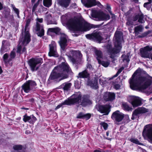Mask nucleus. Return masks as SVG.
Masks as SVG:
<instances>
[{"label":"nucleus","instance_id":"44","mask_svg":"<svg viewBox=\"0 0 152 152\" xmlns=\"http://www.w3.org/2000/svg\"><path fill=\"white\" fill-rule=\"evenodd\" d=\"M74 86L76 88L79 89L80 88V85L78 81L75 80V81Z\"/></svg>","mask_w":152,"mask_h":152},{"label":"nucleus","instance_id":"28","mask_svg":"<svg viewBox=\"0 0 152 152\" xmlns=\"http://www.w3.org/2000/svg\"><path fill=\"white\" fill-rule=\"evenodd\" d=\"M95 56L98 63L100 62L101 60H103V54L102 51L99 50L95 51Z\"/></svg>","mask_w":152,"mask_h":152},{"label":"nucleus","instance_id":"11","mask_svg":"<svg viewBox=\"0 0 152 152\" xmlns=\"http://www.w3.org/2000/svg\"><path fill=\"white\" fill-rule=\"evenodd\" d=\"M37 85L34 81L29 80L27 81L22 86V89L25 93L30 92Z\"/></svg>","mask_w":152,"mask_h":152},{"label":"nucleus","instance_id":"59","mask_svg":"<svg viewBox=\"0 0 152 152\" xmlns=\"http://www.w3.org/2000/svg\"><path fill=\"white\" fill-rule=\"evenodd\" d=\"M148 92L149 93H152V85H151L149 88Z\"/></svg>","mask_w":152,"mask_h":152},{"label":"nucleus","instance_id":"26","mask_svg":"<svg viewBox=\"0 0 152 152\" xmlns=\"http://www.w3.org/2000/svg\"><path fill=\"white\" fill-rule=\"evenodd\" d=\"M142 104L141 99L139 97L134 96V107L140 106Z\"/></svg>","mask_w":152,"mask_h":152},{"label":"nucleus","instance_id":"10","mask_svg":"<svg viewBox=\"0 0 152 152\" xmlns=\"http://www.w3.org/2000/svg\"><path fill=\"white\" fill-rule=\"evenodd\" d=\"M86 38L89 39H92L95 41L100 43L103 38L101 35V33L98 32H94L91 34L86 35Z\"/></svg>","mask_w":152,"mask_h":152},{"label":"nucleus","instance_id":"64","mask_svg":"<svg viewBox=\"0 0 152 152\" xmlns=\"http://www.w3.org/2000/svg\"><path fill=\"white\" fill-rule=\"evenodd\" d=\"M93 152H102L100 150H94Z\"/></svg>","mask_w":152,"mask_h":152},{"label":"nucleus","instance_id":"20","mask_svg":"<svg viewBox=\"0 0 152 152\" xmlns=\"http://www.w3.org/2000/svg\"><path fill=\"white\" fill-rule=\"evenodd\" d=\"M10 44L9 42L6 40H3L2 42V45L0 50V53L2 54L9 50Z\"/></svg>","mask_w":152,"mask_h":152},{"label":"nucleus","instance_id":"49","mask_svg":"<svg viewBox=\"0 0 152 152\" xmlns=\"http://www.w3.org/2000/svg\"><path fill=\"white\" fill-rule=\"evenodd\" d=\"M8 58V55L7 53H6L4 55L3 58L4 61L5 62L7 63V62H8L7 61Z\"/></svg>","mask_w":152,"mask_h":152},{"label":"nucleus","instance_id":"31","mask_svg":"<svg viewBox=\"0 0 152 152\" xmlns=\"http://www.w3.org/2000/svg\"><path fill=\"white\" fill-rule=\"evenodd\" d=\"M143 28L142 25H140L134 28V33L136 35L138 34L142 31Z\"/></svg>","mask_w":152,"mask_h":152},{"label":"nucleus","instance_id":"29","mask_svg":"<svg viewBox=\"0 0 152 152\" xmlns=\"http://www.w3.org/2000/svg\"><path fill=\"white\" fill-rule=\"evenodd\" d=\"M72 85L71 83L67 82L63 83L61 86V87L64 91H67L70 89Z\"/></svg>","mask_w":152,"mask_h":152},{"label":"nucleus","instance_id":"56","mask_svg":"<svg viewBox=\"0 0 152 152\" xmlns=\"http://www.w3.org/2000/svg\"><path fill=\"white\" fill-rule=\"evenodd\" d=\"M120 85L118 84H116L114 85V88L118 90L120 88Z\"/></svg>","mask_w":152,"mask_h":152},{"label":"nucleus","instance_id":"34","mask_svg":"<svg viewBox=\"0 0 152 152\" xmlns=\"http://www.w3.org/2000/svg\"><path fill=\"white\" fill-rule=\"evenodd\" d=\"M126 24L128 27H133V18L132 17H129L128 18Z\"/></svg>","mask_w":152,"mask_h":152},{"label":"nucleus","instance_id":"40","mask_svg":"<svg viewBox=\"0 0 152 152\" xmlns=\"http://www.w3.org/2000/svg\"><path fill=\"white\" fill-rule=\"evenodd\" d=\"M16 54L15 52L12 51L10 53V58H9V59H8V62H9V61H11L15 57Z\"/></svg>","mask_w":152,"mask_h":152},{"label":"nucleus","instance_id":"24","mask_svg":"<svg viewBox=\"0 0 152 152\" xmlns=\"http://www.w3.org/2000/svg\"><path fill=\"white\" fill-rule=\"evenodd\" d=\"M31 22V20L30 19H28L26 22V23L25 28V31L24 34L23 33V36H26L27 37H30V34L29 32V28L28 26L30 24ZM23 29H22V31H23ZM22 32H21L22 33ZM29 40L28 39V40Z\"/></svg>","mask_w":152,"mask_h":152},{"label":"nucleus","instance_id":"30","mask_svg":"<svg viewBox=\"0 0 152 152\" xmlns=\"http://www.w3.org/2000/svg\"><path fill=\"white\" fill-rule=\"evenodd\" d=\"M89 86L95 89L98 88V80L96 78H94V81H92L89 83Z\"/></svg>","mask_w":152,"mask_h":152},{"label":"nucleus","instance_id":"50","mask_svg":"<svg viewBox=\"0 0 152 152\" xmlns=\"http://www.w3.org/2000/svg\"><path fill=\"white\" fill-rule=\"evenodd\" d=\"M143 6L145 7L147 9L149 10L151 8V5L149 4L148 3L146 2L144 4Z\"/></svg>","mask_w":152,"mask_h":152},{"label":"nucleus","instance_id":"63","mask_svg":"<svg viewBox=\"0 0 152 152\" xmlns=\"http://www.w3.org/2000/svg\"><path fill=\"white\" fill-rule=\"evenodd\" d=\"M108 11H109L110 14L111 15H114V14H113L112 12L110 10H109L108 9Z\"/></svg>","mask_w":152,"mask_h":152},{"label":"nucleus","instance_id":"18","mask_svg":"<svg viewBox=\"0 0 152 152\" xmlns=\"http://www.w3.org/2000/svg\"><path fill=\"white\" fill-rule=\"evenodd\" d=\"M142 135L144 137H146L148 141L152 144V126H148L147 129L143 132Z\"/></svg>","mask_w":152,"mask_h":152},{"label":"nucleus","instance_id":"2","mask_svg":"<svg viewBox=\"0 0 152 152\" xmlns=\"http://www.w3.org/2000/svg\"><path fill=\"white\" fill-rule=\"evenodd\" d=\"M67 23L70 28L77 31H86L99 26V25L90 24L84 20L77 18L70 19Z\"/></svg>","mask_w":152,"mask_h":152},{"label":"nucleus","instance_id":"54","mask_svg":"<svg viewBox=\"0 0 152 152\" xmlns=\"http://www.w3.org/2000/svg\"><path fill=\"white\" fill-rule=\"evenodd\" d=\"M47 24H57V23L55 21H52V20H51L50 21L48 20L47 22Z\"/></svg>","mask_w":152,"mask_h":152},{"label":"nucleus","instance_id":"57","mask_svg":"<svg viewBox=\"0 0 152 152\" xmlns=\"http://www.w3.org/2000/svg\"><path fill=\"white\" fill-rule=\"evenodd\" d=\"M87 67L90 70H92L93 68L92 67V65L88 63L87 65Z\"/></svg>","mask_w":152,"mask_h":152},{"label":"nucleus","instance_id":"12","mask_svg":"<svg viewBox=\"0 0 152 152\" xmlns=\"http://www.w3.org/2000/svg\"><path fill=\"white\" fill-rule=\"evenodd\" d=\"M152 50V46H147L141 49L140 53L141 57L150 58L151 54V51Z\"/></svg>","mask_w":152,"mask_h":152},{"label":"nucleus","instance_id":"5","mask_svg":"<svg viewBox=\"0 0 152 152\" xmlns=\"http://www.w3.org/2000/svg\"><path fill=\"white\" fill-rule=\"evenodd\" d=\"M60 30V29L58 27L49 28L47 31V34L50 35L52 33L58 34H60L61 36L58 43L62 49L64 50L68 45L69 40L66 35L64 34L61 33Z\"/></svg>","mask_w":152,"mask_h":152},{"label":"nucleus","instance_id":"51","mask_svg":"<svg viewBox=\"0 0 152 152\" xmlns=\"http://www.w3.org/2000/svg\"><path fill=\"white\" fill-rule=\"evenodd\" d=\"M38 5L37 4L35 3L34 4L32 8V12H34L36 10Z\"/></svg>","mask_w":152,"mask_h":152},{"label":"nucleus","instance_id":"35","mask_svg":"<svg viewBox=\"0 0 152 152\" xmlns=\"http://www.w3.org/2000/svg\"><path fill=\"white\" fill-rule=\"evenodd\" d=\"M151 33V31H148L146 32H144L141 35H139L138 37L140 38H141L147 36L148 37L152 36V34L149 35V34Z\"/></svg>","mask_w":152,"mask_h":152},{"label":"nucleus","instance_id":"14","mask_svg":"<svg viewBox=\"0 0 152 152\" xmlns=\"http://www.w3.org/2000/svg\"><path fill=\"white\" fill-rule=\"evenodd\" d=\"M10 10L9 8L5 9L3 12V15L5 18H6L7 21L10 23L13 22L14 20V16L10 14Z\"/></svg>","mask_w":152,"mask_h":152},{"label":"nucleus","instance_id":"8","mask_svg":"<svg viewBox=\"0 0 152 152\" xmlns=\"http://www.w3.org/2000/svg\"><path fill=\"white\" fill-rule=\"evenodd\" d=\"M70 61L75 65L80 63L82 55L80 52L75 50L70 51L67 54Z\"/></svg>","mask_w":152,"mask_h":152},{"label":"nucleus","instance_id":"45","mask_svg":"<svg viewBox=\"0 0 152 152\" xmlns=\"http://www.w3.org/2000/svg\"><path fill=\"white\" fill-rule=\"evenodd\" d=\"M127 101L133 106V96H129L127 98Z\"/></svg>","mask_w":152,"mask_h":152},{"label":"nucleus","instance_id":"17","mask_svg":"<svg viewBox=\"0 0 152 152\" xmlns=\"http://www.w3.org/2000/svg\"><path fill=\"white\" fill-rule=\"evenodd\" d=\"M97 109L100 113H104V115H108L110 111L109 106L107 104L99 105L98 106Z\"/></svg>","mask_w":152,"mask_h":152},{"label":"nucleus","instance_id":"33","mask_svg":"<svg viewBox=\"0 0 152 152\" xmlns=\"http://www.w3.org/2000/svg\"><path fill=\"white\" fill-rule=\"evenodd\" d=\"M123 109L127 111H132V108L130 107L126 102H123L122 104Z\"/></svg>","mask_w":152,"mask_h":152},{"label":"nucleus","instance_id":"41","mask_svg":"<svg viewBox=\"0 0 152 152\" xmlns=\"http://www.w3.org/2000/svg\"><path fill=\"white\" fill-rule=\"evenodd\" d=\"M30 118L29 123L31 124H33L37 120L36 118L33 115H30Z\"/></svg>","mask_w":152,"mask_h":152},{"label":"nucleus","instance_id":"1","mask_svg":"<svg viewBox=\"0 0 152 152\" xmlns=\"http://www.w3.org/2000/svg\"><path fill=\"white\" fill-rule=\"evenodd\" d=\"M73 73L68 64L66 62H62L55 67L49 76V80H55L60 78V81L67 78L68 75H72Z\"/></svg>","mask_w":152,"mask_h":152},{"label":"nucleus","instance_id":"52","mask_svg":"<svg viewBox=\"0 0 152 152\" xmlns=\"http://www.w3.org/2000/svg\"><path fill=\"white\" fill-rule=\"evenodd\" d=\"M84 114L82 113H80L78 115L77 118H78L83 119Z\"/></svg>","mask_w":152,"mask_h":152},{"label":"nucleus","instance_id":"55","mask_svg":"<svg viewBox=\"0 0 152 152\" xmlns=\"http://www.w3.org/2000/svg\"><path fill=\"white\" fill-rule=\"evenodd\" d=\"M36 23H41L43 22V19L42 18H37L36 19Z\"/></svg>","mask_w":152,"mask_h":152},{"label":"nucleus","instance_id":"60","mask_svg":"<svg viewBox=\"0 0 152 152\" xmlns=\"http://www.w3.org/2000/svg\"><path fill=\"white\" fill-rule=\"evenodd\" d=\"M72 7L74 8H77V5H76V4H75V3H73L72 4Z\"/></svg>","mask_w":152,"mask_h":152},{"label":"nucleus","instance_id":"39","mask_svg":"<svg viewBox=\"0 0 152 152\" xmlns=\"http://www.w3.org/2000/svg\"><path fill=\"white\" fill-rule=\"evenodd\" d=\"M68 101L66 100V99L64 101L61 103V104L58 105L57 106V107L55 108V110H56L60 107H62L63 105H69V104L68 103Z\"/></svg>","mask_w":152,"mask_h":152},{"label":"nucleus","instance_id":"7","mask_svg":"<svg viewBox=\"0 0 152 152\" xmlns=\"http://www.w3.org/2000/svg\"><path fill=\"white\" fill-rule=\"evenodd\" d=\"M28 38L23 36V31L21 33L20 37L19 40V44L17 46L16 52L20 54L26 52V49L25 46L30 41V37Z\"/></svg>","mask_w":152,"mask_h":152},{"label":"nucleus","instance_id":"13","mask_svg":"<svg viewBox=\"0 0 152 152\" xmlns=\"http://www.w3.org/2000/svg\"><path fill=\"white\" fill-rule=\"evenodd\" d=\"M50 51L48 55L50 56H53L55 57L58 56L56 49V43L54 41H52L51 44L49 45Z\"/></svg>","mask_w":152,"mask_h":152},{"label":"nucleus","instance_id":"38","mask_svg":"<svg viewBox=\"0 0 152 152\" xmlns=\"http://www.w3.org/2000/svg\"><path fill=\"white\" fill-rule=\"evenodd\" d=\"M23 148V146L20 145H14L13 147V148L14 150L18 151L21 150Z\"/></svg>","mask_w":152,"mask_h":152},{"label":"nucleus","instance_id":"62","mask_svg":"<svg viewBox=\"0 0 152 152\" xmlns=\"http://www.w3.org/2000/svg\"><path fill=\"white\" fill-rule=\"evenodd\" d=\"M132 27H128V29L130 33H132Z\"/></svg>","mask_w":152,"mask_h":152},{"label":"nucleus","instance_id":"61","mask_svg":"<svg viewBox=\"0 0 152 152\" xmlns=\"http://www.w3.org/2000/svg\"><path fill=\"white\" fill-rule=\"evenodd\" d=\"M3 8V5L1 2H0V10H2Z\"/></svg>","mask_w":152,"mask_h":152},{"label":"nucleus","instance_id":"25","mask_svg":"<svg viewBox=\"0 0 152 152\" xmlns=\"http://www.w3.org/2000/svg\"><path fill=\"white\" fill-rule=\"evenodd\" d=\"M71 0H59L58 4L63 8H66L69 5Z\"/></svg>","mask_w":152,"mask_h":152},{"label":"nucleus","instance_id":"16","mask_svg":"<svg viewBox=\"0 0 152 152\" xmlns=\"http://www.w3.org/2000/svg\"><path fill=\"white\" fill-rule=\"evenodd\" d=\"M81 2L87 7H91L96 5H97L100 7L102 6L99 2L96 1V0H85L84 2L81 0Z\"/></svg>","mask_w":152,"mask_h":152},{"label":"nucleus","instance_id":"27","mask_svg":"<svg viewBox=\"0 0 152 152\" xmlns=\"http://www.w3.org/2000/svg\"><path fill=\"white\" fill-rule=\"evenodd\" d=\"M90 74L88 72L87 69L82 72H79L77 76L78 78H87L89 77Z\"/></svg>","mask_w":152,"mask_h":152},{"label":"nucleus","instance_id":"32","mask_svg":"<svg viewBox=\"0 0 152 152\" xmlns=\"http://www.w3.org/2000/svg\"><path fill=\"white\" fill-rule=\"evenodd\" d=\"M99 18L100 20H107L110 19V16L109 15L102 13L100 15Z\"/></svg>","mask_w":152,"mask_h":152},{"label":"nucleus","instance_id":"43","mask_svg":"<svg viewBox=\"0 0 152 152\" xmlns=\"http://www.w3.org/2000/svg\"><path fill=\"white\" fill-rule=\"evenodd\" d=\"M11 7L12 8L13 11H14L15 12L16 14L19 12V10L16 8L15 6L13 4H11Z\"/></svg>","mask_w":152,"mask_h":152},{"label":"nucleus","instance_id":"36","mask_svg":"<svg viewBox=\"0 0 152 152\" xmlns=\"http://www.w3.org/2000/svg\"><path fill=\"white\" fill-rule=\"evenodd\" d=\"M44 5L47 7H49L52 4L51 0H43Z\"/></svg>","mask_w":152,"mask_h":152},{"label":"nucleus","instance_id":"53","mask_svg":"<svg viewBox=\"0 0 152 152\" xmlns=\"http://www.w3.org/2000/svg\"><path fill=\"white\" fill-rule=\"evenodd\" d=\"M122 57L123 58V61H124L126 60L127 62H128L129 60H128V57L125 55H122Z\"/></svg>","mask_w":152,"mask_h":152},{"label":"nucleus","instance_id":"48","mask_svg":"<svg viewBox=\"0 0 152 152\" xmlns=\"http://www.w3.org/2000/svg\"><path fill=\"white\" fill-rule=\"evenodd\" d=\"M83 116V119H86V120H88L90 118L91 115L89 113H87L86 114H84Z\"/></svg>","mask_w":152,"mask_h":152},{"label":"nucleus","instance_id":"4","mask_svg":"<svg viewBox=\"0 0 152 152\" xmlns=\"http://www.w3.org/2000/svg\"><path fill=\"white\" fill-rule=\"evenodd\" d=\"M69 105L79 104L83 107L92 104L91 101L86 95L82 97L81 93L80 92L75 93L73 94L70 98L66 99Z\"/></svg>","mask_w":152,"mask_h":152},{"label":"nucleus","instance_id":"19","mask_svg":"<svg viewBox=\"0 0 152 152\" xmlns=\"http://www.w3.org/2000/svg\"><path fill=\"white\" fill-rule=\"evenodd\" d=\"M35 29L37 32V34L38 36L41 37L44 35V30L42 24L36 23Z\"/></svg>","mask_w":152,"mask_h":152},{"label":"nucleus","instance_id":"58","mask_svg":"<svg viewBox=\"0 0 152 152\" xmlns=\"http://www.w3.org/2000/svg\"><path fill=\"white\" fill-rule=\"evenodd\" d=\"M124 68L123 67H121L120 69H119L118 70L117 72L119 74L122 71V70L124 69Z\"/></svg>","mask_w":152,"mask_h":152},{"label":"nucleus","instance_id":"22","mask_svg":"<svg viewBox=\"0 0 152 152\" xmlns=\"http://www.w3.org/2000/svg\"><path fill=\"white\" fill-rule=\"evenodd\" d=\"M137 8L138 9L137 13L136 16L134 17V21H136L137 20H138L139 22L142 23L144 21L143 20V15L140 10L139 7H138Z\"/></svg>","mask_w":152,"mask_h":152},{"label":"nucleus","instance_id":"37","mask_svg":"<svg viewBox=\"0 0 152 152\" xmlns=\"http://www.w3.org/2000/svg\"><path fill=\"white\" fill-rule=\"evenodd\" d=\"M99 64L102 65L103 66L105 67H107L110 64L109 61H103L102 60H101L100 62L98 63Z\"/></svg>","mask_w":152,"mask_h":152},{"label":"nucleus","instance_id":"42","mask_svg":"<svg viewBox=\"0 0 152 152\" xmlns=\"http://www.w3.org/2000/svg\"><path fill=\"white\" fill-rule=\"evenodd\" d=\"M129 83L130 88L132 90H133V75H132L131 77L129 79Z\"/></svg>","mask_w":152,"mask_h":152},{"label":"nucleus","instance_id":"23","mask_svg":"<svg viewBox=\"0 0 152 152\" xmlns=\"http://www.w3.org/2000/svg\"><path fill=\"white\" fill-rule=\"evenodd\" d=\"M148 112V109L144 107H139L134 111V115H138Z\"/></svg>","mask_w":152,"mask_h":152},{"label":"nucleus","instance_id":"46","mask_svg":"<svg viewBox=\"0 0 152 152\" xmlns=\"http://www.w3.org/2000/svg\"><path fill=\"white\" fill-rule=\"evenodd\" d=\"M30 118V116H28L27 115H25L23 116V120L25 122H29Z\"/></svg>","mask_w":152,"mask_h":152},{"label":"nucleus","instance_id":"6","mask_svg":"<svg viewBox=\"0 0 152 152\" xmlns=\"http://www.w3.org/2000/svg\"><path fill=\"white\" fill-rule=\"evenodd\" d=\"M139 72H140V71L137 70L134 73V76ZM151 83V80L145 77H142L136 80H134V90H144L150 85Z\"/></svg>","mask_w":152,"mask_h":152},{"label":"nucleus","instance_id":"15","mask_svg":"<svg viewBox=\"0 0 152 152\" xmlns=\"http://www.w3.org/2000/svg\"><path fill=\"white\" fill-rule=\"evenodd\" d=\"M111 117L113 120L120 122L123 119L124 115L119 111L116 110L113 113Z\"/></svg>","mask_w":152,"mask_h":152},{"label":"nucleus","instance_id":"3","mask_svg":"<svg viewBox=\"0 0 152 152\" xmlns=\"http://www.w3.org/2000/svg\"><path fill=\"white\" fill-rule=\"evenodd\" d=\"M114 38L115 47L112 48L110 45H108L106 46L107 53L112 58H114L116 56L121 48V42L123 39L122 33L120 31H116L115 33Z\"/></svg>","mask_w":152,"mask_h":152},{"label":"nucleus","instance_id":"9","mask_svg":"<svg viewBox=\"0 0 152 152\" xmlns=\"http://www.w3.org/2000/svg\"><path fill=\"white\" fill-rule=\"evenodd\" d=\"M42 62V59L41 58H32L28 61V64L31 71L34 72L37 70L39 67L38 65L41 64Z\"/></svg>","mask_w":152,"mask_h":152},{"label":"nucleus","instance_id":"21","mask_svg":"<svg viewBox=\"0 0 152 152\" xmlns=\"http://www.w3.org/2000/svg\"><path fill=\"white\" fill-rule=\"evenodd\" d=\"M103 98L106 101H112L115 98V94L114 93L107 92L105 93Z\"/></svg>","mask_w":152,"mask_h":152},{"label":"nucleus","instance_id":"47","mask_svg":"<svg viewBox=\"0 0 152 152\" xmlns=\"http://www.w3.org/2000/svg\"><path fill=\"white\" fill-rule=\"evenodd\" d=\"M101 126H102L105 130L107 129L108 125L105 122H101L100 124Z\"/></svg>","mask_w":152,"mask_h":152}]
</instances>
